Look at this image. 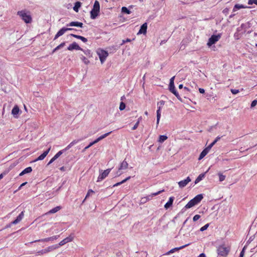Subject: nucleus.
Here are the masks:
<instances>
[{"mask_svg":"<svg viewBox=\"0 0 257 257\" xmlns=\"http://www.w3.org/2000/svg\"><path fill=\"white\" fill-rule=\"evenodd\" d=\"M203 198V196L202 194L196 195L195 197H194L192 199L188 202V203L183 208L182 210L184 211L187 209L190 208L195 205L198 204L202 200Z\"/></svg>","mask_w":257,"mask_h":257,"instance_id":"1","label":"nucleus"},{"mask_svg":"<svg viewBox=\"0 0 257 257\" xmlns=\"http://www.w3.org/2000/svg\"><path fill=\"white\" fill-rule=\"evenodd\" d=\"M17 15L19 16L21 19L27 24L31 23L32 21V17L29 11L25 10L18 11Z\"/></svg>","mask_w":257,"mask_h":257,"instance_id":"2","label":"nucleus"},{"mask_svg":"<svg viewBox=\"0 0 257 257\" xmlns=\"http://www.w3.org/2000/svg\"><path fill=\"white\" fill-rule=\"evenodd\" d=\"M100 11V5L99 3L97 1H95L94 2L93 8L91 10L90 13V18L91 19L94 20L99 15Z\"/></svg>","mask_w":257,"mask_h":257,"instance_id":"3","label":"nucleus"},{"mask_svg":"<svg viewBox=\"0 0 257 257\" xmlns=\"http://www.w3.org/2000/svg\"><path fill=\"white\" fill-rule=\"evenodd\" d=\"M97 54L99 56L101 64H103L106 58L108 56V52L102 49H98L97 50Z\"/></svg>","mask_w":257,"mask_h":257,"instance_id":"4","label":"nucleus"},{"mask_svg":"<svg viewBox=\"0 0 257 257\" xmlns=\"http://www.w3.org/2000/svg\"><path fill=\"white\" fill-rule=\"evenodd\" d=\"M229 250L230 248L229 247L224 245H220L217 248V253L219 255L225 256L228 254Z\"/></svg>","mask_w":257,"mask_h":257,"instance_id":"5","label":"nucleus"},{"mask_svg":"<svg viewBox=\"0 0 257 257\" xmlns=\"http://www.w3.org/2000/svg\"><path fill=\"white\" fill-rule=\"evenodd\" d=\"M221 34H218L217 35H212L208 39V41L207 42V45L210 47L213 44H214L216 42H217L219 39L221 38Z\"/></svg>","mask_w":257,"mask_h":257,"instance_id":"6","label":"nucleus"},{"mask_svg":"<svg viewBox=\"0 0 257 257\" xmlns=\"http://www.w3.org/2000/svg\"><path fill=\"white\" fill-rule=\"evenodd\" d=\"M58 247H59V245H53L48 247L47 248H46L45 249H43L38 251V252H37L36 254L37 255L43 254L48 253L50 251H51L54 249H56L58 248Z\"/></svg>","mask_w":257,"mask_h":257,"instance_id":"7","label":"nucleus"},{"mask_svg":"<svg viewBox=\"0 0 257 257\" xmlns=\"http://www.w3.org/2000/svg\"><path fill=\"white\" fill-rule=\"evenodd\" d=\"M111 170V169H107L104 170L101 173H100L99 176L98 177L97 182L101 181L105 178L110 173Z\"/></svg>","mask_w":257,"mask_h":257,"instance_id":"8","label":"nucleus"},{"mask_svg":"<svg viewBox=\"0 0 257 257\" xmlns=\"http://www.w3.org/2000/svg\"><path fill=\"white\" fill-rule=\"evenodd\" d=\"M73 238H74L73 235L71 234L69 236H68V237H66L65 238H64V239H63L62 241H61L58 244H57V245H59V247L60 246H62V245L65 244L66 243L72 241Z\"/></svg>","mask_w":257,"mask_h":257,"instance_id":"9","label":"nucleus"},{"mask_svg":"<svg viewBox=\"0 0 257 257\" xmlns=\"http://www.w3.org/2000/svg\"><path fill=\"white\" fill-rule=\"evenodd\" d=\"M67 50L69 51H72L73 50H83V49L81 48L76 42H74L68 47Z\"/></svg>","mask_w":257,"mask_h":257,"instance_id":"10","label":"nucleus"},{"mask_svg":"<svg viewBox=\"0 0 257 257\" xmlns=\"http://www.w3.org/2000/svg\"><path fill=\"white\" fill-rule=\"evenodd\" d=\"M59 237V235H55L48 238L36 240L34 241H32L31 243L36 242H47L49 241H53L54 240L57 239Z\"/></svg>","mask_w":257,"mask_h":257,"instance_id":"11","label":"nucleus"},{"mask_svg":"<svg viewBox=\"0 0 257 257\" xmlns=\"http://www.w3.org/2000/svg\"><path fill=\"white\" fill-rule=\"evenodd\" d=\"M191 181V178L189 177H187V178L184 180H182L178 182V185L180 188H183L185 187L189 182Z\"/></svg>","mask_w":257,"mask_h":257,"instance_id":"12","label":"nucleus"},{"mask_svg":"<svg viewBox=\"0 0 257 257\" xmlns=\"http://www.w3.org/2000/svg\"><path fill=\"white\" fill-rule=\"evenodd\" d=\"M50 150L51 147H50L47 150L44 151L41 155H40L36 159L34 160V162L43 160L48 155Z\"/></svg>","mask_w":257,"mask_h":257,"instance_id":"13","label":"nucleus"},{"mask_svg":"<svg viewBox=\"0 0 257 257\" xmlns=\"http://www.w3.org/2000/svg\"><path fill=\"white\" fill-rule=\"evenodd\" d=\"M24 216V211L21 212L20 214L17 217L16 219L11 222V224H17L19 223L23 218Z\"/></svg>","mask_w":257,"mask_h":257,"instance_id":"14","label":"nucleus"},{"mask_svg":"<svg viewBox=\"0 0 257 257\" xmlns=\"http://www.w3.org/2000/svg\"><path fill=\"white\" fill-rule=\"evenodd\" d=\"M147 23H144L140 27V29L137 34V35L140 34H146L147 33Z\"/></svg>","mask_w":257,"mask_h":257,"instance_id":"15","label":"nucleus"},{"mask_svg":"<svg viewBox=\"0 0 257 257\" xmlns=\"http://www.w3.org/2000/svg\"><path fill=\"white\" fill-rule=\"evenodd\" d=\"M190 243H188V244H186L185 245H182L180 247H175V248H174L171 250H170L169 251H168L167 252H166L165 253L166 255H168V254H170V253H174V252L176 251H178L180 249H182V248H185V247L188 246L189 245H190Z\"/></svg>","mask_w":257,"mask_h":257,"instance_id":"16","label":"nucleus"},{"mask_svg":"<svg viewBox=\"0 0 257 257\" xmlns=\"http://www.w3.org/2000/svg\"><path fill=\"white\" fill-rule=\"evenodd\" d=\"M210 149L209 147L205 148L200 154L198 160H201L208 153Z\"/></svg>","mask_w":257,"mask_h":257,"instance_id":"17","label":"nucleus"},{"mask_svg":"<svg viewBox=\"0 0 257 257\" xmlns=\"http://www.w3.org/2000/svg\"><path fill=\"white\" fill-rule=\"evenodd\" d=\"M67 27H77L80 28L83 27V23L79 22H71L66 25Z\"/></svg>","mask_w":257,"mask_h":257,"instance_id":"18","label":"nucleus"},{"mask_svg":"<svg viewBox=\"0 0 257 257\" xmlns=\"http://www.w3.org/2000/svg\"><path fill=\"white\" fill-rule=\"evenodd\" d=\"M66 32V29L65 27H63L61 28L55 35L54 40H56L58 39L59 37L63 35L65 32Z\"/></svg>","mask_w":257,"mask_h":257,"instance_id":"19","label":"nucleus"},{"mask_svg":"<svg viewBox=\"0 0 257 257\" xmlns=\"http://www.w3.org/2000/svg\"><path fill=\"white\" fill-rule=\"evenodd\" d=\"M174 199L175 198L173 196L169 198V200L164 205V207L166 209H168L172 206Z\"/></svg>","mask_w":257,"mask_h":257,"instance_id":"20","label":"nucleus"},{"mask_svg":"<svg viewBox=\"0 0 257 257\" xmlns=\"http://www.w3.org/2000/svg\"><path fill=\"white\" fill-rule=\"evenodd\" d=\"M20 112V109L18 105H15L12 110V114L14 115L15 118L18 117V114Z\"/></svg>","mask_w":257,"mask_h":257,"instance_id":"21","label":"nucleus"},{"mask_svg":"<svg viewBox=\"0 0 257 257\" xmlns=\"http://www.w3.org/2000/svg\"><path fill=\"white\" fill-rule=\"evenodd\" d=\"M169 90L171 92H172L173 94L175 95V96L177 98L178 100H179L181 102L182 101V99L180 97V95L179 94V93L176 90L175 87L169 89Z\"/></svg>","mask_w":257,"mask_h":257,"instance_id":"22","label":"nucleus"},{"mask_svg":"<svg viewBox=\"0 0 257 257\" xmlns=\"http://www.w3.org/2000/svg\"><path fill=\"white\" fill-rule=\"evenodd\" d=\"M208 171V170L204 172V173H201L200 174L198 177L196 179L195 181V182L194 183L195 184H197L198 183H199L200 181H201L203 178H205V175H206V173Z\"/></svg>","mask_w":257,"mask_h":257,"instance_id":"23","label":"nucleus"},{"mask_svg":"<svg viewBox=\"0 0 257 257\" xmlns=\"http://www.w3.org/2000/svg\"><path fill=\"white\" fill-rule=\"evenodd\" d=\"M32 168L31 167H28L23 170L19 174L20 176H23L25 174L30 173L32 171Z\"/></svg>","mask_w":257,"mask_h":257,"instance_id":"24","label":"nucleus"},{"mask_svg":"<svg viewBox=\"0 0 257 257\" xmlns=\"http://www.w3.org/2000/svg\"><path fill=\"white\" fill-rule=\"evenodd\" d=\"M70 36L74 38H75L76 39L81 40L84 43H86L88 41L86 38H85L83 36H80V35H77L74 34H71Z\"/></svg>","mask_w":257,"mask_h":257,"instance_id":"25","label":"nucleus"},{"mask_svg":"<svg viewBox=\"0 0 257 257\" xmlns=\"http://www.w3.org/2000/svg\"><path fill=\"white\" fill-rule=\"evenodd\" d=\"M61 209V206H56V207L52 208V209H51L48 212L46 213L44 215H47V214H49L55 213L58 212Z\"/></svg>","mask_w":257,"mask_h":257,"instance_id":"26","label":"nucleus"},{"mask_svg":"<svg viewBox=\"0 0 257 257\" xmlns=\"http://www.w3.org/2000/svg\"><path fill=\"white\" fill-rule=\"evenodd\" d=\"M128 167V163L126 161H125V160H123L120 164L119 167V170H124L126 169Z\"/></svg>","mask_w":257,"mask_h":257,"instance_id":"27","label":"nucleus"},{"mask_svg":"<svg viewBox=\"0 0 257 257\" xmlns=\"http://www.w3.org/2000/svg\"><path fill=\"white\" fill-rule=\"evenodd\" d=\"M161 106H159L158 107V109L157 110V124H158L159 123V121L161 118Z\"/></svg>","mask_w":257,"mask_h":257,"instance_id":"28","label":"nucleus"},{"mask_svg":"<svg viewBox=\"0 0 257 257\" xmlns=\"http://www.w3.org/2000/svg\"><path fill=\"white\" fill-rule=\"evenodd\" d=\"M81 3L80 2H77L75 3V5L73 7V10L76 12H78L79 8L81 7Z\"/></svg>","mask_w":257,"mask_h":257,"instance_id":"29","label":"nucleus"},{"mask_svg":"<svg viewBox=\"0 0 257 257\" xmlns=\"http://www.w3.org/2000/svg\"><path fill=\"white\" fill-rule=\"evenodd\" d=\"M66 42H64L61 43L60 45L57 46L55 48H54L52 51V53H54V52H56L58 50L60 49L61 48H62L65 45Z\"/></svg>","mask_w":257,"mask_h":257,"instance_id":"30","label":"nucleus"},{"mask_svg":"<svg viewBox=\"0 0 257 257\" xmlns=\"http://www.w3.org/2000/svg\"><path fill=\"white\" fill-rule=\"evenodd\" d=\"M246 7H244L243 5L236 4L233 7V11L235 12L242 8H245Z\"/></svg>","mask_w":257,"mask_h":257,"instance_id":"31","label":"nucleus"},{"mask_svg":"<svg viewBox=\"0 0 257 257\" xmlns=\"http://www.w3.org/2000/svg\"><path fill=\"white\" fill-rule=\"evenodd\" d=\"M174 79H175V76H173L170 79V82H169V89L175 87V85H174Z\"/></svg>","mask_w":257,"mask_h":257,"instance_id":"32","label":"nucleus"},{"mask_svg":"<svg viewBox=\"0 0 257 257\" xmlns=\"http://www.w3.org/2000/svg\"><path fill=\"white\" fill-rule=\"evenodd\" d=\"M168 139V137L166 135H160L159 138L158 142L163 143Z\"/></svg>","mask_w":257,"mask_h":257,"instance_id":"33","label":"nucleus"},{"mask_svg":"<svg viewBox=\"0 0 257 257\" xmlns=\"http://www.w3.org/2000/svg\"><path fill=\"white\" fill-rule=\"evenodd\" d=\"M241 28L244 30V32L246 31V30L250 27V24L249 23H247L245 24H242L241 25Z\"/></svg>","mask_w":257,"mask_h":257,"instance_id":"34","label":"nucleus"},{"mask_svg":"<svg viewBox=\"0 0 257 257\" xmlns=\"http://www.w3.org/2000/svg\"><path fill=\"white\" fill-rule=\"evenodd\" d=\"M221 139L220 137L218 136L216 139L208 146L211 149V148Z\"/></svg>","mask_w":257,"mask_h":257,"instance_id":"35","label":"nucleus"},{"mask_svg":"<svg viewBox=\"0 0 257 257\" xmlns=\"http://www.w3.org/2000/svg\"><path fill=\"white\" fill-rule=\"evenodd\" d=\"M121 12L124 14H130L131 13V11L126 7H123L121 8Z\"/></svg>","mask_w":257,"mask_h":257,"instance_id":"36","label":"nucleus"},{"mask_svg":"<svg viewBox=\"0 0 257 257\" xmlns=\"http://www.w3.org/2000/svg\"><path fill=\"white\" fill-rule=\"evenodd\" d=\"M218 175L219 176V181L222 182L225 180V176L223 175L221 172H219Z\"/></svg>","mask_w":257,"mask_h":257,"instance_id":"37","label":"nucleus"},{"mask_svg":"<svg viewBox=\"0 0 257 257\" xmlns=\"http://www.w3.org/2000/svg\"><path fill=\"white\" fill-rule=\"evenodd\" d=\"M84 53V54L86 55V56H88V57H90L92 56V52L90 50H82Z\"/></svg>","mask_w":257,"mask_h":257,"instance_id":"38","label":"nucleus"},{"mask_svg":"<svg viewBox=\"0 0 257 257\" xmlns=\"http://www.w3.org/2000/svg\"><path fill=\"white\" fill-rule=\"evenodd\" d=\"M81 60L83 62V63L85 64H88L89 63V61L84 56L82 55L80 57Z\"/></svg>","mask_w":257,"mask_h":257,"instance_id":"39","label":"nucleus"},{"mask_svg":"<svg viewBox=\"0 0 257 257\" xmlns=\"http://www.w3.org/2000/svg\"><path fill=\"white\" fill-rule=\"evenodd\" d=\"M94 193V191H93L92 189H89L88 190V192H87V193L85 196V199L83 200V202H84L85 201V200L89 197L91 193Z\"/></svg>","mask_w":257,"mask_h":257,"instance_id":"40","label":"nucleus"},{"mask_svg":"<svg viewBox=\"0 0 257 257\" xmlns=\"http://www.w3.org/2000/svg\"><path fill=\"white\" fill-rule=\"evenodd\" d=\"M64 152L63 150L59 151L53 157L56 160L58 159L63 153Z\"/></svg>","mask_w":257,"mask_h":257,"instance_id":"41","label":"nucleus"},{"mask_svg":"<svg viewBox=\"0 0 257 257\" xmlns=\"http://www.w3.org/2000/svg\"><path fill=\"white\" fill-rule=\"evenodd\" d=\"M125 104L124 102H123L122 101H121L120 103L119 109H120V110H123L125 109Z\"/></svg>","mask_w":257,"mask_h":257,"instance_id":"42","label":"nucleus"},{"mask_svg":"<svg viewBox=\"0 0 257 257\" xmlns=\"http://www.w3.org/2000/svg\"><path fill=\"white\" fill-rule=\"evenodd\" d=\"M246 248V245H244V247H243V248L242 249V250L240 253L239 257H243Z\"/></svg>","mask_w":257,"mask_h":257,"instance_id":"43","label":"nucleus"},{"mask_svg":"<svg viewBox=\"0 0 257 257\" xmlns=\"http://www.w3.org/2000/svg\"><path fill=\"white\" fill-rule=\"evenodd\" d=\"M112 133V132H109L108 133H105L104 134V135L100 136L99 137V138H100V141L102 140V139H104L105 138H106V137H107L108 135H109L111 133Z\"/></svg>","mask_w":257,"mask_h":257,"instance_id":"44","label":"nucleus"},{"mask_svg":"<svg viewBox=\"0 0 257 257\" xmlns=\"http://www.w3.org/2000/svg\"><path fill=\"white\" fill-rule=\"evenodd\" d=\"M209 225V223L206 224L205 225H204L203 226H202V227L200 228V231H204L206 230L207 229V228L208 227Z\"/></svg>","mask_w":257,"mask_h":257,"instance_id":"45","label":"nucleus"},{"mask_svg":"<svg viewBox=\"0 0 257 257\" xmlns=\"http://www.w3.org/2000/svg\"><path fill=\"white\" fill-rule=\"evenodd\" d=\"M83 140V138H81V139H77V140H74L72 142H71V143L72 144L73 146H74L75 144H76L78 143H79V142L82 141Z\"/></svg>","mask_w":257,"mask_h":257,"instance_id":"46","label":"nucleus"},{"mask_svg":"<svg viewBox=\"0 0 257 257\" xmlns=\"http://www.w3.org/2000/svg\"><path fill=\"white\" fill-rule=\"evenodd\" d=\"M254 239V235L251 236L246 242V246Z\"/></svg>","mask_w":257,"mask_h":257,"instance_id":"47","label":"nucleus"},{"mask_svg":"<svg viewBox=\"0 0 257 257\" xmlns=\"http://www.w3.org/2000/svg\"><path fill=\"white\" fill-rule=\"evenodd\" d=\"M164 190H160L157 192H156V193H152L151 194V196L152 197H153V196H157L159 194H160V193H161L162 192H164Z\"/></svg>","mask_w":257,"mask_h":257,"instance_id":"48","label":"nucleus"},{"mask_svg":"<svg viewBox=\"0 0 257 257\" xmlns=\"http://www.w3.org/2000/svg\"><path fill=\"white\" fill-rule=\"evenodd\" d=\"M200 215H198V214H196L195 215L193 218V221H196L197 220H198L200 218Z\"/></svg>","mask_w":257,"mask_h":257,"instance_id":"49","label":"nucleus"},{"mask_svg":"<svg viewBox=\"0 0 257 257\" xmlns=\"http://www.w3.org/2000/svg\"><path fill=\"white\" fill-rule=\"evenodd\" d=\"M139 123H140V120H138V121L134 125V126L132 127V130H136L138 128V126H139Z\"/></svg>","mask_w":257,"mask_h":257,"instance_id":"50","label":"nucleus"},{"mask_svg":"<svg viewBox=\"0 0 257 257\" xmlns=\"http://www.w3.org/2000/svg\"><path fill=\"white\" fill-rule=\"evenodd\" d=\"M231 92L233 94H236L239 92V91L238 89H231Z\"/></svg>","mask_w":257,"mask_h":257,"instance_id":"51","label":"nucleus"},{"mask_svg":"<svg viewBox=\"0 0 257 257\" xmlns=\"http://www.w3.org/2000/svg\"><path fill=\"white\" fill-rule=\"evenodd\" d=\"M72 146H73L72 145V144L70 143L65 149H63L64 150V152L67 151L68 150H69L70 148H71Z\"/></svg>","mask_w":257,"mask_h":257,"instance_id":"52","label":"nucleus"},{"mask_svg":"<svg viewBox=\"0 0 257 257\" xmlns=\"http://www.w3.org/2000/svg\"><path fill=\"white\" fill-rule=\"evenodd\" d=\"M256 104H257V100H254L251 103L250 107H253Z\"/></svg>","mask_w":257,"mask_h":257,"instance_id":"53","label":"nucleus"},{"mask_svg":"<svg viewBox=\"0 0 257 257\" xmlns=\"http://www.w3.org/2000/svg\"><path fill=\"white\" fill-rule=\"evenodd\" d=\"M8 173V171H4V172H3L2 173H1V174H0V180H1V179H2L4 177V176L5 175H6V174H7V173Z\"/></svg>","mask_w":257,"mask_h":257,"instance_id":"54","label":"nucleus"},{"mask_svg":"<svg viewBox=\"0 0 257 257\" xmlns=\"http://www.w3.org/2000/svg\"><path fill=\"white\" fill-rule=\"evenodd\" d=\"M132 41V40L130 39H126V40H123L122 41V43L121 44V45L124 44V43H126V42H130Z\"/></svg>","mask_w":257,"mask_h":257,"instance_id":"55","label":"nucleus"},{"mask_svg":"<svg viewBox=\"0 0 257 257\" xmlns=\"http://www.w3.org/2000/svg\"><path fill=\"white\" fill-rule=\"evenodd\" d=\"M131 176L127 177V178H126L124 180H123L121 181H120V183H121V184H122L126 182L127 180H130L131 179Z\"/></svg>","mask_w":257,"mask_h":257,"instance_id":"56","label":"nucleus"},{"mask_svg":"<svg viewBox=\"0 0 257 257\" xmlns=\"http://www.w3.org/2000/svg\"><path fill=\"white\" fill-rule=\"evenodd\" d=\"M122 172H121V170H119V169H118V171L116 172V174H115V177H118L121 174H122Z\"/></svg>","mask_w":257,"mask_h":257,"instance_id":"57","label":"nucleus"},{"mask_svg":"<svg viewBox=\"0 0 257 257\" xmlns=\"http://www.w3.org/2000/svg\"><path fill=\"white\" fill-rule=\"evenodd\" d=\"M228 12H229V9L228 8H225L224 9L223 11H222V13L225 14V15H227L228 14Z\"/></svg>","mask_w":257,"mask_h":257,"instance_id":"58","label":"nucleus"},{"mask_svg":"<svg viewBox=\"0 0 257 257\" xmlns=\"http://www.w3.org/2000/svg\"><path fill=\"white\" fill-rule=\"evenodd\" d=\"M56 160V159L53 157L50 160V161L48 162V163L47 164V166L51 164L54 161H55Z\"/></svg>","mask_w":257,"mask_h":257,"instance_id":"59","label":"nucleus"},{"mask_svg":"<svg viewBox=\"0 0 257 257\" xmlns=\"http://www.w3.org/2000/svg\"><path fill=\"white\" fill-rule=\"evenodd\" d=\"M199 91L201 94H203L205 93V90L203 88H199Z\"/></svg>","mask_w":257,"mask_h":257,"instance_id":"60","label":"nucleus"},{"mask_svg":"<svg viewBox=\"0 0 257 257\" xmlns=\"http://www.w3.org/2000/svg\"><path fill=\"white\" fill-rule=\"evenodd\" d=\"M253 4H254V0H248V5H251Z\"/></svg>","mask_w":257,"mask_h":257,"instance_id":"61","label":"nucleus"},{"mask_svg":"<svg viewBox=\"0 0 257 257\" xmlns=\"http://www.w3.org/2000/svg\"><path fill=\"white\" fill-rule=\"evenodd\" d=\"M100 138H99V137L98 138H97L96 140H95L94 141H93V143L94 144H95L96 143H98V142H99L100 141Z\"/></svg>","mask_w":257,"mask_h":257,"instance_id":"62","label":"nucleus"},{"mask_svg":"<svg viewBox=\"0 0 257 257\" xmlns=\"http://www.w3.org/2000/svg\"><path fill=\"white\" fill-rule=\"evenodd\" d=\"M121 253L120 251H117L116 253V255L117 257H121Z\"/></svg>","mask_w":257,"mask_h":257,"instance_id":"63","label":"nucleus"},{"mask_svg":"<svg viewBox=\"0 0 257 257\" xmlns=\"http://www.w3.org/2000/svg\"><path fill=\"white\" fill-rule=\"evenodd\" d=\"M198 257H206V255H205V254L204 253H202L199 254Z\"/></svg>","mask_w":257,"mask_h":257,"instance_id":"64","label":"nucleus"}]
</instances>
